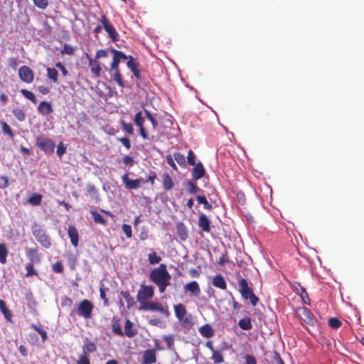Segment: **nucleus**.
Returning <instances> with one entry per match:
<instances>
[{
    "mask_svg": "<svg viewBox=\"0 0 364 364\" xmlns=\"http://www.w3.org/2000/svg\"><path fill=\"white\" fill-rule=\"evenodd\" d=\"M53 270L56 273H62L63 272V266L60 262L58 261L53 264Z\"/></svg>",
    "mask_w": 364,
    "mask_h": 364,
    "instance_id": "338daca9",
    "label": "nucleus"
},
{
    "mask_svg": "<svg viewBox=\"0 0 364 364\" xmlns=\"http://www.w3.org/2000/svg\"><path fill=\"white\" fill-rule=\"evenodd\" d=\"M198 227L205 232H210L211 230L210 221L204 213L199 215L198 220Z\"/></svg>",
    "mask_w": 364,
    "mask_h": 364,
    "instance_id": "2eb2a0df",
    "label": "nucleus"
},
{
    "mask_svg": "<svg viewBox=\"0 0 364 364\" xmlns=\"http://www.w3.org/2000/svg\"><path fill=\"white\" fill-rule=\"evenodd\" d=\"M33 235L36 240L45 248H49L51 245L50 237L46 234L41 227L36 226L33 228Z\"/></svg>",
    "mask_w": 364,
    "mask_h": 364,
    "instance_id": "423d86ee",
    "label": "nucleus"
},
{
    "mask_svg": "<svg viewBox=\"0 0 364 364\" xmlns=\"http://www.w3.org/2000/svg\"><path fill=\"white\" fill-rule=\"evenodd\" d=\"M0 309L3 314L4 315L5 318L9 320L10 318L11 317V311L7 309L4 301L1 299H0Z\"/></svg>",
    "mask_w": 364,
    "mask_h": 364,
    "instance_id": "a18cd8bd",
    "label": "nucleus"
},
{
    "mask_svg": "<svg viewBox=\"0 0 364 364\" xmlns=\"http://www.w3.org/2000/svg\"><path fill=\"white\" fill-rule=\"evenodd\" d=\"M211 358L215 364H219L224 361L223 354L220 350H213Z\"/></svg>",
    "mask_w": 364,
    "mask_h": 364,
    "instance_id": "79ce46f5",
    "label": "nucleus"
},
{
    "mask_svg": "<svg viewBox=\"0 0 364 364\" xmlns=\"http://www.w3.org/2000/svg\"><path fill=\"white\" fill-rule=\"evenodd\" d=\"M117 139L120 141L127 150L131 149V142L128 137L124 136L117 138Z\"/></svg>",
    "mask_w": 364,
    "mask_h": 364,
    "instance_id": "e2e57ef3",
    "label": "nucleus"
},
{
    "mask_svg": "<svg viewBox=\"0 0 364 364\" xmlns=\"http://www.w3.org/2000/svg\"><path fill=\"white\" fill-rule=\"evenodd\" d=\"M163 338L166 343L167 348L172 350L174 348V338L173 335H166L163 337Z\"/></svg>",
    "mask_w": 364,
    "mask_h": 364,
    "instance_id": "8fccbe9b",
    "label": "nucleus"
},
{
    "mask_svg": "<svg viewBox=\"0 0 364 364\" xmlns=\"http://www.w3.org/2000/svg\"><path fill=\"white\" fill-rule=\"evenodd\" d=\"M176 316L179 321H183V318L186 316L187 311L185 306L179 304L173 306Z\"/></svg>",
    "mask_w": 364,
    "mask_h": 364,
    "instance_id": "393cba45",
    "label": "nucleus"
},
{
    "mask_svg": "<svg viewBox=\"0 0 364 364\" xmlns=\"http://www.w3.org/2000/svg\"><path fill=\"white\" fill-rule=\"evenodd\" d=\"M112 332L118 336H123L124 333L122 330L120 323L118 321H115L112 325Z\"/></svg>",
    "mask_w": 364,
    "mask_h": 364,
    "instance_id": "49530a36",
    "label": "nucleus"
},
{
    "mask_svg": "<svg viewBox=\"0 0 364 364\" xmlns=\"http://www.w3.org/2000/svg\"><path fill=\"white\" fill-rule=\"evenodd\" d=\"M31 327L41 335L43 342H45L47 340V333L44 329L36 324H31Z\"/></svg>",
    "mask_w": 364,
    "mask_h": 364,
    "instance_id": "37998d69",
    "label": "nucleus"
},
{
    "mask_svg": "<svg viewBox=\"0 0 364 364\" xmlns=\"http://www.w3.org/2000/svg\"><path fill=\"white\" fill-rule=\"evenodd\" d=\"M134 122L136 126L139 127V135L144 139H147L149 138L148 133L144 127V118L142 116L141 112H137L134 118Z\"/></svg>",
    "mask_w": 364,
    "mask_h": 364,
    "instance_id": "9b49d317",
    "label": "nucleus"
},
{
    "mask_svg": "<svg viewBox=\"0 0 364 364\" xmlns=\"http://www.w3.org/2000/svg\"><path fill=\"white\" fill-rule=\"evenodd\" d=\"M108 56V51L105 49H100L97 50L95 54V59L99 60L102 58H107Z\"/></svg>",
    "mask_w": 364,
    "mask_h": 364,
    "instance_id": "69168bd1",
    "label": "nucleus"
},
{
    "mask_svg": "<svg viewBox=\"0 0 364 364\" xmlns=\"http://www.w3.org/2000/svg\"><path fill=\"white\" fill-rule=\"evenodd\" d=\"M139 310L141 311H159L162 314L168 316L169 311L168 307H164L161 303L156 301H147L146 303L142 304L139 307Z\"/></svg>",
    "mask_w": 364,
    "mask_h": 364,
    "instance_id": "20e7f679",
    "label": "nucleus"
},
{
    "mask_svg": "<svg viewBox=\"0 0 364 364\" xmlns=\"http://www.w3.org/2000/svg\"><path fill=\"white\" fill-rule=\"evenodd\" d=\"M110 52L113 54V58L112 62L110 65V68H119V65L120 63V60L119 59L118 55H117L116 52L114 51V48H111Z\"/></svg>",
    "mask_w": 364,
    "mask_h": 364,
    "instance_id": "c03bdc74",
    "label": "nucleus"
},
{
    "mask_svg": "<svg viewBox=\"0 0 364 364\" xmlns=\"http://www.w3.org/2000/svg\"><path fill=\"white\" fill-rule=\"evenodd\" d=\"M33 4L36 6L41 9H45L48 5L47 0H33Z\"/></svg>",
    "mask_w": 364,
    "mask_h": 364,
    "instance_id": "13d9d810",
    "label": "nucleus"
},
{
    "mask_svg": "<svg viewBox=\"0 0 364 364\" xmlns=\"http://www.w3.org/2000/svg\"><path fill=\"white\" fill-rule=\"evenodd\" d=\"M33 263H28L26 265V269L27 271V272L26 274V277L37 274L36 272L35 271V269L33 268Z\"/></svg>",
    "mask_w": 364,
    "mask_h": 364,
    "instance_id": "6e6d98bb",
    "label": "nucleus"
},
{
    "mask_svg": "<svg viewBox=\"0 0 364 364\" xmlns=\"http://www.w3.org/2000/svg\"><path fill=\"white\" fill-rule=\"evenodd\" d=\"M171 276L166 269L165 264H161L158 267L152 269L149 274V279L154 283L161 293L165 292L170 285Z\"/></svg>",
    "mask_w": 364,
    "mask_h": 364,
    "instance_id": "f257e3e1",
    "label": "nucleus"
},
{
    "mask_svg": "<svg viewBox=\"0 0 364 364\" xmlns=\"http://www.w3.org/2000/svg\"><path fill=\"white\" fill-rule=\"evenodd\" d=\"M122 230L124 233L126 235L127 238H131L132 237V230L131 225L128 224H123Z\"/></svg>",
    "mask_w": 364,
    "mask_h": 364,
    "instance_id": "680f3d73",
    "label": "nucleus"
},
{
    "mask_svg": "<svg viewBox=\"0 0 364 364\" xmlns=\"http://www.w3.org/2000/svg\"><path fill=\"white\" fill-rule=\"evenodd\" d=\"M120 294L124 297V299L127 301V306L129 309L135 305L136 302L134 301V299L133 296H132L129 291H122Z\"/></svg>",
    "mask_w": 364,
    "mask_h": 364,
    "instance_id": "7c9ffc66",
    "label": "nucleus"
},
{
    "mask_svg": "<svg viewBox=\"0 0 364 364\" xmlns=\"http://www.w3.org/2000/svg\"><path fill=\"white\" fill-rule=\"evenodd\" d=\"M1 128H2V132L4 134H7L11 138H13L14 136V134L13 133L11 128L9 127V125L6 122H1Z\"/></svg>",
    "mask_w": 364,
    "mask_h": 364,
    "instance_id": "09e8293b",
    "label": "nucleus"
},
{
    "mask_svg": "<svg viewBox=\"0 0 364 364\" xmlns=\"http://www.w3.org/2000/svg\"><path fill=\"white\" fill-rule=\"evenodd\" d=\"M132 327V322L127 319L124 326V334L129 338H132L136 334V331L133 329Z\"/></svg>",
    "mask_w": 364,
    "mask_h": 364,
    "instance_id": "c85d7f7f",
    "label": "nucleus"
},
{
    "mask_svg": "<svg viewBox=\"0 0 364 364\" xmlns=\"http://www.w3.org/2000/svg\"><path fill=\"white\" fill-rule=\"evenodd\" d=\"M239 327L245 331L251 330L252 328V324L251 321V318L250 317H245L240 319L238 322Z\"/></svg>",
    "mask_w": 364,
    "mask_h": 364,
    "instance_id": "cd10ccee",
    "label": "nucleus"
},
{
    "mask_svg": "<svg viewBox=\"0 0 364 364\" xmlns=\"http://www.w3.org/2000/svg\"><path fill=\"white\" fill-rule=\"evenodd\" d=\"M196 200L200 204L203 205V208L206 210H211L213 209L212 205L208 201L205 196H197Z\"/></svg>",
    "mask_w": 364,
    "mask_h": 364,
    "instance_id": "c9c22d12",
    "label": "nucleus"
},
{
    "mask_svg": "<svg viewBox=\"0 0 364 364\" xmlns=\"http://www.w3.org/2000/svg\"><path fill=\"white\" fill-rule=\"evenodd\" d=\"M111 78L121 87H124V82L119 68H110Z\"/></svg>",
    "mask_w": 364,
    "mask_h": 364,
    "instance_id": "6ab92c4d",
    "label": "nucleus"
},
{
    "mask_svg": "<svg viewBox=\"0 0 364 364\" xmlns=\"http://www.w3.org/2000/svg\"><path fill=\"white\" fill-rule=\"evenodd\" d=\"M148 260L151 264H159L161 261V258L154 252L148 255Z\"/></svg>",
    "mask_w": 364,
    "mask_h": 364,
    "instance_id": "3c124183",
    "label": "nucleus"
},
{
    "mask_svg": "<svg viewBox=\"0 0 364 364\" xmlns=\"http://www.w3.org/2000/svg\"><path fill=\"white\" fill-rule=\"evenodd\" d=\"M194 168H193L191 175L192 178L194 181H197L201 178H203L205 173V168L201 162H198V164L194 165Z\"/></svg>",
    "mask_w": 364,
    "mask_h": 364,
    "instance_id": "a211bd4d",
    "label": "nucleus"
},
{
    "mask_svg": "<svg viewBox=\"0 0 364 364\" xmlns=\"http://www.w3.org/2000/svg\"><path fill=\"white\" fill-rule=\"evenodd\" d=\"M196 154L192 150H189L188 152V156H187V161L188 163L191 165L194 166L196 164Z\"/></svg>",
    "mask_w": 364,
    "mask_h": 364,
    "instance_id": "052dcab7",
    "label": "nucleus"
},
{
    "mask_svg": "<svg viewBox=\"0 0 364 364\" xmlns=\"http://www.w3.org/2000/svg\"><path fill=\"white\" fill-rule=\"evenodd\" d=\"M200 335L206 338H211L214 336V330L210 324H205L199 328Z\"/></svg>",
    "mask_w": 364,
    "mask_h": 364,
    "instance_id": "4be33fe9",
    "label": "nucleus"
},
{
    "mask_svg": "<svg viewBox=\"0 0 364 364\" xmlns=\"http://www.w3.org/2000/svg\"><path fill=\"white\" fill-rule=\"evenodd\" d=\"M341 321L337 318L332 317L328 320V325L332 328L337 329L341 326Z\"/></svg>",
    "mask_w": 364,
    "mask_h": 364,
    "instance_id": "864d4df0",
    "label": "nucleus"
},
{
    "mask_svg": "<svg viewBox=\"0 0 364 364\" xmlns=\"http://www.w3.org/2000/svg\"><path fill=\"white\" fill-rule=\"evenodd\" d=\"M86 190L89 196L96 201L100 200L99 192L97 188L91 183L87 185Z\"/></svg>",
    "mask_w": 364,
    "mask_h": 364,
    "instance_id": "bb28decb",
    "label": "nucleus"
},
{
    "mask_svg": "<svg viewBox=\"0 0 364 364\" xmlns=\"http://www.w3.org/2000/svg\"><path fill=\"white\" fill-rule=\"evenodd\" d=\"M68 264L71 269H75L77 264V258L73 255H70L68 258Z\"/></svg>",
    "mask_w": 364,
    "mask_h": 364,
    "instance_id": "bf43d9fd",
    "label": "nucleus"
},
{
    "mask_svg": "<svg viewBox=\"0 0 364 364\" xmlns=\"http://www.w3.org/2000/svg\"><path fill=\"white\" fill-rule=\"evenodd\" d=\"M94 305L88 299L82 300L77 305V314L84 318L85 319H89L92 317Z\"/></svg>",
    "mask_w": 364,
    "mask_h": 364,
    "instance_id": "7ed1b4c3",
    "label": "nucleus"
},
{
    "mask_svg": "<svg viewBox=\"0 0 364 364\" xmlns=\"http://www.w3.org/2000/svg\"><path fill=\"white\" fill-rule=\"evenodd\" d=\"M86 58L88 60V66L90 68L92 74L98 77L101 75L102 68L105 67L104 64L95 58H92L89 54H86Z\"/></svg>",
    "mask_w": 364,
    "mask_h": 364,
    "instance_id": "1a4fd4ad",
    "label": "nucleus"
},
{
    "mask_svg": "<svg viewBox=\"0 0 364 364\" xmlns=\"http://www.w3.org/2000/svg\"><path fill=\"white\" fill-rule=\"evenodd\" d=\"M90 213L95 223L100 224L102 225H107V221L105 220V219L96 210H92L90 211Z\"/></svg>",
    "mask_w": 364,
    "mask_h": 364,
    "instance_id": "473e14b6",
    "label": "nucleus"
},
{
    "mask_svg": "<svg viewBox=\"0 0 364 364\" xmlns=\"http://www.w3.org/2000/svg\"><path fill=\"white\" fill-rule=\"evenodd\" d=\"M109 291V289L107 287H105L103 284L100 285V298L103 300L104 306H109V301L106 296V293Z\"/></svg>",
    "mask_w": 364,
    "mask_h": 364,
    "instance_id": "a19ab883",
    "label": "nucleus"
},
{
    "mask_svg": "<svg viewBox=\"0 0 364 364\" xmlns=\"http://www.w3.org/2000/svg\"><path fill=\"white\" fill-rule=\"evenodd\" d=\"M8 250L4 243L0 244V263L4 264L6 262Z\"/></svg>",
    "mask_w": 364,
    "mask_h": 364,
    "instance_id": "72a5a7b5",
    "label": "nucleus"
},
{
    "mask_svg": "<svg viewBox=\"0 0 364 364\" xmlns=\"http://www.w3.org/2000/svg\"><path fill=\"white\" fill-rule=\"evenodd\" d=\"M121 124H122V129H123L124 132H125L126 133H127L130 135L134 134V131L133 126L131 123H126L125 122L122 121Z\"/></svg>",
    "mask_w": 364,
    "mask_h": 364,
    "instance_id": "5fc2aeb1",
    "label": "nucleus"
},
{
    "mask_svg": "<svg viewBox=\"0 0 364 364\" xmlns=\"http://www.w3.org/2000/svg\"><path fill=\"white\" fill-rule=\"evenodd\" d=\"M13 114L15 117L20 122L24 121L26 119V114L23 109L16 108L13 110Z\"/></svg>",
    "mask_w": 364,
    "mask_h": 364,
    "instance_id": "de8ad7c7",
    "label": "nucleus"
},
{
    "mask_svg": "<svg viewBox=\"0 0 364 364\" xmlns=\"http://www.w3.org/2000/svg\"><path fill=\"white\" fill-rule=\"evenodd\" d=\"M297 291L300 294L304 303L307 304H310V299L308 293L304 287L299 286V287L297 289Z\"/></svg>",
    "mask_w": 364,
    "mask_h": 364,
    "instance_id": "4c0bfd02",
    "label": "nucleus"
},
{
    "mask_svg": "<svg viewBox=\"0 0 364 364\" xmlns=\"http://www.w3.org/2000/svg\"><path fill=\"white\" fill-rule=\"evenodd\" d=\"M21 93L28 100H31L33 103L36 104L37 103V99L35 96V95L26 90V89H21Z\"/></svg>",
    "mask_w": 364,
    "mask_h": 364,
    "instance_id": "ea45409f",
    "label": "nucleus"
},
{
    "mask_svg": "<svg viewBox=\"0 0 364 364\" xmlns=\"http://www.w3.org/2000/svg\"><path fill=\"white\" fill-rule=\"evenodd\" d=\"M156 361V355L154 349L146 350L142 355V364H153Z\"/></svg>",
    "mask_w": 364,
    "mask_h": 364,
    "instance_id": "f3484780",
    "label": "nucleus"
},
{
    "mask_svg": "<svg viewBox=\"0 0 364 364\" xmlns=\"http://www.w3.org/2000/svg\"><path fill=\"white\" fill-rule=\"evenodd\" d=\"M162 184L163 188L166 191L173 189L174 187L173 178L168 173H166L163 175Z\"/></svg>",
    "mask_w": 364,
    "mask_h": 364,
    "instance_id": "5701e85b",
    "label": "nucleus"
},
{
    "mask_svg": "<svg viewBox=\"0 0 364 364\" xmlns=\"http://www.w3.org/2000/svg\"><path fill=\"white\" fill-rule=\"evenodd\" d=\"M77 364H90V361L87 355L82 354L77 361Z\"/></svg>",
    "mask_w": 364,
    "mask_h": 364,
    "instance_id": "774afa93",
    "label": "nucleus"
},
{
    "mask_svg": "<svg viewBox=\"0 0 364 364\" xmlns=\"http://www.w3.org/2000/svg\"><path fill=\"white\" fill-rule=\"evenodd\" d=\"M154 295V289L151 285L141 284L136 295L137 301L140 305L151 299Z\"/></svg>",
    "mask_w": 364,
    "mask_h": 364,
    "instance_id": "39448f33",
    "label": "nucleus"
},
{
    "mask_svg": "<svg viewBox=\"0 0 364 364\" xmlns=\"http://www.w3.org/2000/svg\"><path fill=\"white\" fill-rule=\"evenodd\" d=\"M213 285L217 288L221 289H227V284L224 278L220 274H216L213 278Z\"/></svg>",
    "mask_w": 364,
    "mask_h": 364,
    "instance_id": "b1692460",
    "label": "nucleus"
},
{
    "mask_svg": "<svg viewBox=\"0 0 364 364\" xmlns=\"http://www.w3.org/2000/svg\"><path fill=\"white\" fill-rule=\"evenodd\" d=\"M26 255L31 262L30 263L40 264L41 262V255L37 248H26Z\"/></svg>",
    "mask_w": 364,
    "mask_h": 364,
    "instance_id": "4468645a",
    "label": "nucleus"
},
{
    "mask_svg": "<svg viewBox=\"0 0 364 364\" xmlns=\"http://www.w3.org/2000/svg\"><path fill=\"white\" fill-rule=\"evenodd\" d=\"M46 73V76L48 79L52 80L54 83L58 82V72L55 68H47Z\"/></svg>",
    "mask_w": 364,
    "mask_h": 364,
    "instance_id": "2f4dec72",
    "label": "nucleus"
},
{
    "mask_svg": "<svg viewBox=\"0 0 364 364\" xmlns=\"http://www.w3.org/2000/svg\"><path fill=\"white\" fill-rule=\"evenodd\" d=\"M9 186V178L6 176H0V189H5Z\"/></svg>",
    "mask_w": 364,
    "mask_h": 364,
    "instance_id": "0e129e2a",
    "label": "nucleus"
},
{
    "mask_svg": "<svg viewBox=\"0 0 364 364\" xmlns=\"http://www.w3.org/2000/svg\"><path fill=\"white\" fill-rule=\"evenodd\" d=\"M75 50V48L73 46L65 43L63 46V48L61 50V53L72 55H74Z\"/></svg>",
    "mask_w": 364,
    "mask_h": 364,
    "instance_id": "603ef678",
    "label": "nucleus"
},
{
    "mask_svg": "<svg viewBox=\"0 0 364 364\" xmlns=\"http://www.w3.org/2000/svg\"><path fill=\"white\" fill-rule=\"evenodd\" d=\"M122 179L125 187L128 189H137L139 187L140 183L143 181L141 178L134 180L130 179L127 173L122 176Z\"/></svg>",
    "mask_w": 364,
    "mask_h": 364,
    "instance_id": "f8f14e48",
    "label": "nucleus"
},
{
    "mask_svg": "<svg viewBox=\"0 0 364 364\" xmlns=\"http://www.w3.org/2000/svg\"><path fill=\"white\" fill-rule=\"evenodd\" d=\"M18 76L21 81L28 84L34 80L33 71L26 65H23L18 69Z\"/></svg>",
    "mask_w": 364,
    "mask_h": 364,
    "instance_id": "9d476101",
    "label": "nucleus"
},
{
    "mask_svg": "<svg viewBox=\"0 0 364 364\" xmlns=\"http://www.w3.org/2000/svg\"><path fill=\"white\" fill-rule=\"evenodd\" d=\"M42 195L39 193H33L28 200V202L32 205H39L42 201Z\"/></svg>",
    "mask_w": 364,
    "mask_h": 364,
    "instance_id": "f704fd0d",
    "label": "nucleus"
},
{
    "mask_svg": "<svg viewBox=\"0 0 364 364\" xmlns=\"http://www.w3.org/2000/svg\"><path fill=\"white\" fill-rule=\"evenodd\" d=\"M239 291L245 299H250V304L255 306L259 301V298L254 294L252 288L249 287L247 281L245 278H240L238 281Z\"/></svg>",
    "mask_w": 364,
    "mask_h": 364,
    "instance_id": "f03ea898",
    "label": "nucleus"
},
{
    "mask_svg": "<svg viewBox=\"0 0 364 364\" xmlns=\"http://www.w3.org/2000/svg\"><path fill=\"white\" fill-rule=\"evenodd\" d=\"M173 157L179 166L181 167H186V158L183 154L180 152H175L173 154Z\"/></svg>",
    "mask_w": 364,
    "mask_h": 364,
    "instance_id": "e433bc0d",
    "label": "nucleus"
},
{
    "mask_svg": "<svg viewBox=\"0 0 364 364\" xmlns=\"http://www.w3.org/2000/svg\"><path fill=\"white\" fill-rule=\"evenodd\" d=\"M100 21L102 24L105 30L112 41L114 42L119 41V34L105 15H102Z\"/></svg>",
    "mask_w": 364,
    "mask_h": 364,
    "instance_id": "6e6552de",
    "label": "nucleus"
},
{
    "mask_svg": "<svg viewBox=\"0 0 364 364\" xmlns=\"http://www.w3.org/2000/svg\"><path fill=\"white\" fill-rule=\"evenodd\" d=\"M38 111L40 114L43 115H47L53 112L52 108V105L50 102L46 101H43L40 102L38 107Z\"/></svg>",
    "mask_w": 364,
    "mask_h": 364,
    "instance_id": "412c9836",
    "label": "nucleus"
},
{
    "mask_svg": "<svg viewBox=\"0 0 364 364\" xmlns=\"http://www.w3.org/2000/svg\"><path fill=\"white\" fill-rule=\"evenodd\" d=\"M36 145L46 154L53 153L55 146V143L50 139L43 136L37 137Z\"/></svg>",
    "mask_w": 364,
    "mask_h": 364,
    "instance_id": "0eeeda50",
    "label": "nucleus"
},
{
    "mask_svg": "<svg viewBox=\"0 0 364 364\" xmlns=\"http://www.w3.org/2000/svg\"><path fill=\"white\" fill-rule=\"evenodd\" d=\"M176 229H177V233H178L180 239L183 241L186 240L188 238V235L187 229H186V227L185 226V225L182 223H178L177 225Z\"/></svg>",
    "mask_w": 364,
    "mask_h": 364,
    "instance_id": "c756f323",
    "label": "nucleus"
},
{
    "mask_svg": "<svg viewBox=\"0 0 364 364\" xmlns=\"http://www.w3.org/2000/svg\"><path fill=\"white\" fill-rule=\"evenodd\" d=\"M97 350L95 344L89 339L85 341V343L82 347L83 354L87 355V353H92L95 352Z\"/></svg>",
    "mask_w": 364,
    "mask_h": 364,
    "instance_id": "a878e982",
    "label": "nucleus"
},
{
    "mask_svg": "<svg viewBox=\"0 0 364 364\" xmlns=\"http://www.w3.org/2000/svg\"><path fill=\"white\" fill-rule=\"evenodd\" d=\"M127 67L131 70L133 75L135 76L136 79L141 78V74H140V64L136 60V58H134L133 56L129 58V60L127 63Z\"/></svg>",
    "mask_w": 364,
    "mask_h": 364,
    "instance_id": "ddd939ff",
    "label": "nucleus"
},
{
    "mask_svg": "<svg viewBox=\"0 0 364 364\" xmlns=\"http://www.w3.org/2000/svg\"><path fill=\"white\" fill-rule=\"evenodd\" d=\"M184 290L192 296H198L200 294V288L196 281H192L184 285Z\"/></svg>",
    "mask_w": 364,
    "mask_h": 364,
    "instance_id": "dca6fc26",
    "label": "nucleus"
},
{
    "mask_svg": "<svg viewBox=\"0 0 364 364\" xmlns=\"http://www.w3.org/2000/svg\"><path fill=\"white\" fill-rule=\"evenodd\" d=\"M187 191L188 193L193 194L200 191L196 183L193 181H188L186 183Z\"/></svg>",
    "mask_w": 364,
    "mask_h": 364,
    "instance_id": "58836bf2",
    "label": "nucleus"
},
{
    "mask_svg": "<svg viewBox=\"0 0 364 364\" xmlns=\"http://www.w3.org/2000/svg\"><path fill=\"white\" fill-rule=\"evenodd\" d=\"M122 162L125 166L131 167L134 164V159L129 155H124L122 158Z\"/></svg>",
    "mask_w": 364,
    "mask_h": 364,
    "instance_id": "4d7b16f0",
    "label": "nucleus"
},
{
    "mask_svg": "<svg viewBox=\"0 0 364 364\" xmlns=\"http://www.w3.org/2000/svg\"><path fill=\"white\" fill-rule=\"evenodd\" d=\"M68 234L70 239L71 244L74 247H77L79 243V234L76 228L73 225H69Z\"/></svg>",
    "mask_w": 364,
    "mask_h": 364,
    "instance_id": "aec40b11",
    "label": "nucleus"
}]
</instances>
